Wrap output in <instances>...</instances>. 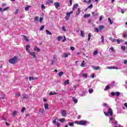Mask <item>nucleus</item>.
<instances>
[{
  "label": "nucleus",
  "mask_w": 127,
  "mask_h": 127,
  "mask_svg": "<svg viewBox=\"0 0 127 127\" xmlns=\"http://www.w3.org/2000/svg\"><path fill=\"white\" fill-rule=\"evenodd\" d=\"M98 55V50H96V51H94L93 56H95V55Z\"/></svg>",
  "instance_id": "nucleus-29"
},
{
  "label": "nucleus",
  "mask_w": 127,
  "mask_h": 127,
  "mask_svg": "<svg viewBox=\"0 0 127 127\" xmlns=\"http://www.w3.org/2000/svg\"><path fill=\"white\" fill-rule=\"evenodd\" d=\"M61 115L63 117H66V115H67V113L66 112V110H64L61 112Z\"/></svg>",
  "instance_id": "nucleus-5"
},
{
  "label": "nucleus",
  "mask_w": 127,
  "mask_h": 127,
  "mask_svg": "<svg viewBox=\"0 0 127 127\" xmlns=\"http://www.w3.org/2000/svg\"><path fill=\"white\" fill-rule=\"evenodd\" d=\"M56 125H57V127H60V123H57L56 124Z\"/></svg>",
  "instance_id": "nucleus-56"
},
{
  "label": "nucleus",
  "mask_w": 127,
  "mask_h": 127,
  "mask_svg": "<svg viewBox=\"0 0 127 127\" xmlns=\"http://www.w3.org/2000/svg\"><path fill=\"white\" fill-rule=\"evenodd\" d=\"M70 18V14L69 13H66V16H65L66 20H69Z\"/></svg>",
  "instance_id": "nucleus-8"
},
{
  "label": "nucleus",
  "mask_w": 127,
  "mask_h": 127,
  "mask_svg": "<svg viewBox=\"0 0 127 127\" xmlns=\"http://www.w3.org/2000/svg\"><path fill=\"white\" fill-rule=\"evenodd\" d=\"M80 66H81V67H86V63H85V61H82Z\"/></svg>",
  "instance_id": "nucleus-10"
},
{
  "label": "nucleus",
  "mask_w": 127,
  "mask_h": 127,
  "mask_svg": "<svg viewBox=\"0 0 127 127\" xmlns=\"http://www.w3.org/2000/svg\"><path fill=\"white\" fill-rule=\"evenodd\" d=\"M106 90H110V86L107 85L106 86L105 88L104 89V91H106Z\"/></svg>",
  "instance_id": "nucleus-33"
},
{
  "label": "nucleus",
  "mask_w": 127,
  "mask_h": 127,
  "mask_svg": "<svg viewBox=\"0 0 127 127\" xmlns=\"http://www.w3.org/2000/svg\"><path fill=\"white\" fill-rule=\"evenodd\" d=\"M34 50L35 51H37V52H39V51H40V49L38 48L37 46L34 48Z\"/></svg>",
  "instance_id": "nucleus-13"
},
{
  "label": "nucleus",
  "mask_w": 127,
  "mask_h": 127,
  "mask_svg": "<svg viewBox=\"0 0 127 127\" xmlns=\"http://www.w3.org/2000/svg\"><path fill=\"white\" fill-rule=\"evenodd\" d=\"M103 19V15H101L99 18V21H101Z\"/></svg>",
  "instance_id": "nucleus-55"
},
{
  "label": "nucleus",
  "mask_w": 127,
  "mask_h": 127,
  "mask_svg": "<svg viewBox=\"0 0 127 127\" xmlns=\"http://www.w3.org/2000/svg\"><path fill=\"white\" fill-rule=\"evenodd\" d=\"M46 32L47 34H49L50 35H52V33H51V32H50V31L48 30H46Z\"/></svg>",
  "instance_id": "nucleus-25"
},
{
  "label": "nucleus",
  "mask_w": 127,
  "mask_h": 127,
  "mask_svg": "<svg viewBox=\"0 0 127 127\" xmlns=\"http://www.w3.org/2000/svg\"><path fill=\"white\" fill-rule=\"evenodd\" d=\"M81 32V37H85V33H84V31H80Z\"/></svg>",
  "instance_id": "nucleus-15"
},
{
  "label": "nucleus",
  "mask_w": 127,
  "mask_h": 127,
  "mask_svg": "<svg viewBox=\"0 0 127 127\" xmlns=\"http://www.w3.org/2000/svg\"><path fill=\"white\" fill-rule=\"evenodd\" d=\"M16 115H17V111H13V113H12V116L15 117L16 116Z\"/></svg>",
  "instance_id": "nucleus-16"
},
{
  "label": "nucleus",
  "mask_w": 127,
  "mask_h": 127,
  "mask_svg": "<svg viewBox=\"0 0 127 127\" xmlns=\"http://www.w3.org/2000/svg\"><path fill=\"white\" fill-rule=\"evenodd\" d=\"M23 99H27L28 97H27V95L26 94H24L22 95Z\"/></svg>",
  "instance_id": "nucleus-30"
},
{
  "label": "nucleus",
  "mask_w": 127,
  "mask_h": 127,
  "mask_svg": "<svg viewBox=\"0 0 127 127\" xmlns=\"http://www.w3.org/2000/svg\"><path fill=\"white\" fill-rule=\"evenodd\" d=\"M101 39H102V41H101L102 43H104V36H101Z\"/></svg>",
  "instance_id": "nucleus-44"
},
{
  "label": "nucleus",
  "mask_w": 127,
  "mask_h": 127,
  "mask_svg": "<svg viewBox=\"0 0 127 127\" xmlns=\"http://www.w3.org/2000/svg\"><path fill=\"white\" fill-rule=\"evenodd\" d=\"M44 107L46 110L49 109V105L47 103L45 104Z\"/></svg>",
  "instance_id": "nucleus-12"
},
{
  "label": "nucleus",
  "mask_w": 127,
  "mask_h": 127,
  "mask_svg": "<svg viewBox=\"0 0 127 127\" xmlns=\"http://www.w3.org/2000/svg\"><path fill=\"white\" fill-rule=\"evenodd\" d=\"M89 92L90 93V94H91V93H93V89H90L89 90Z\"/></svg>",
  "instance_id": "nucleus-57"
},
{
  "label": "nucleus",
  "mask_w": 127,
  "mask_h": 127,
  "mask_svg": "<svg viewBox=\"0 0 127 127\" xmlns=\"http://www.w3.org/2000/svg\"><path fill=\"white\" fill-rule=\"evenodd\" d=\"M41 8H42V9H44L45 8V6L43 4H42Z\"/></svg>",
  "instance_id": "nucleus-52"
},
{
  "label": "nucleus",
  "mask_w": 127,
  "mask_h": 127,
  "mask_svg": "<svg viewBox=\"0 0 127 127\" xmlns=\"http://www.w3.org/2000/svg\"><path fill=\"white\" fill-rule=\"evenodd\" d=\"M91 16V14H84L83 17H84V18H88V17H89V16Z\"/></svg>",
  "instance_id": "nucleus-18"
},
{
  "label": "nucleus",
  "mask_w": 127,
  "mask_h": 127,
  "mask_svg": "<svg viewBox=\"0 0 127 127\" xmlns=\"http://www.w3.org/2000/svg\"><path fill=\"white\" fill-rule=\"evenodd\" d=\"M62 30H63L64 31H66V29L65 28V27L64 26H63L62 27Z\"/></svg>",
  "instance_id": "nucleus-46"
},
{
  "label": "nucleus",
  "mask_w": 127,
  "mask_h": 127,
  "mask_svg": "<svg viewBox=\"0 0 127 127\" xmlns=\"http://www.w3.org/2000/svg\"><path fill=\"white\" fill-rule=\"evenodd\" d=\"M108 21L110 24H113V22L112 21V19L110 18H108Z\"/></svg>",
  "instance_id": "nucleus-31"
},
{
  "label": "nucleus",
  "mask_w": 127,
  "mask_h": 127,
  "mask_svg": "<svg viewBox=\"0 0 127 127\" xmlns=\"http://www.w3.org/2000/svg\"><path fill=\"white\" fill-rule=\"evenodd\" d=\"M92 7H93V4H91L88 6V8H92Z\"/></svg>",
  "instance_id": "nucleus-50"
},
{
  "label": "nucleus",
  "mask_w": 127,
  "mask_h": 127,
  "mask_svg": "<svg viewBox=\"0 0 127 127\" xmlns=\"http://www.w3.org/2000/svg\"><path fill=\"white\" fill-rule=\"evenodd\" d=\"M110 50H111V51H115V50L114 49V48L111 47L110 48Z\"/></svg>",
  "instance_id": "nucleus-60"
},
{
  "label": "nucleus",
  "mask_w": 127,
  "mask_h": 127,
  "mask_svg": "<svg viewBox=\"0 0 127 127\" xmlns=\"http://www.w3.org/2000/svg\"><path fill=\"white\" fill-rule=\"evenodd\" d=\"M81 121H76L75 122V124H77V125H80Z\"/></svg>",
  "instance_id": "nucleus-49"
},
{
  "label": "nucleus",
  "mask_w": 127,
  "mask_h": 127,
  "mask_svg": "<svg viewBox=\"0 0 127 127\" xmlns=\"http://www.w3.org/2000/svg\"><path fill=\"white\" fill-rule=\"evenodd\" d=\"M104 28H105V26H104L103 25L99 26V30H103V29H104Z\"/></svg>",
  "instance_id": "nucleus-22"
},
{
  "label": "nucleus",
  "mask_w": 127,
  "mask_h": 127,
  "mask_svg": "<svg viewBox=\"0 0 127 127\" xmlns=\"http://www.w3.org/2000/svg\"><path fill=\"white\" fill-rule=\"evenodd\" d=\"M30 47V45L28 44V45L26 46V51H28V49Z\"/></svg>",
  "instance_id": "nucleus-27"
},
{
  "label": "nucleus",
  "mask_w": 127,
  "mask_h": 127,
  "mask_svg": "<svg viewBox=\"0 0 127 127\" xmlns=\"http://www.w3.org/2000/svg\"><path fill=\"white\" fill-rule=\"evenodd\" d=\"M112 96H115L116 95V93L115 92H111Z\"/></svg>",
  "instance_id": "nucleus-63"
},
{
  "label": "nucleus",
  "mask_w": 127,
  "mask_h": 127,
  "mask_svg": "<svg viewBox=\"0 0 127 127\" xmlns=\"http://www.w3.org/2000/svg\"><path fill=\"white\" fill-rule=\"evenodd\" d=\"M25 110H26L25 107H23L22 108L21 111V113H24V111H25Z\"/></svg>",
  "instance_id": "nucleus-38"
},
{
  "label": "nucleus",
  "mask_w": 127,
  "mask_h": 127,
  "mask_svg": "<svg viewBox=\"0 0 127 127\" xmlns=\"http://www.w3.org/2000/svg\"><path fill=\"white\" fill-rule=\"evenodd\" d=\"M77 6H79V4H74L73 6V10H74L75 9V8H77Z\"/></svg>",
  "instance_id": "nucleus-24"
},
{
  "label": "nucleus",
  "mask_w": 127,
  "mask_h": 127,
  "mask_svg": "<svg viewBox=\"0 0 127 127\" xmlns=\"http://www.w3.org/2000/svg\"><path fill=\"white\" fill-rule=\"evenodd\" d=\"M124 106H125V107H126V108H127V103H125L124 104Z\"/></svg>",
  "instance_id": "nucleus-64"
},
{
  "label": "nucleus",
  "mask_w": 127,
  "mask_h": 127,
  "mask_svg": "<svg viewBox=\"0 0 127 127\" xmlns=\"http://www.w3.org/2000/svg\"><path fill=\"white\" fill-rule=\"evenodd\" d=\"M68 125H69V126H70V127H73V126H74V123H68Z\"/></svg>",
  "instance_id": "nucleus-41"
},
{
  "label": "nucleus",
  "mask_w": 127,
  "mask_h": 127,
  "mask_svg": "<svg viewBox=\"0 0 127 127\" xmlns=\"http://www.w3.org/2000/svg\"><path fill=\"white\" fill-rule=\"evenodd\" d=\"M18 60V57L14 56L13 58L9 60V63L10 64H15L17 63V61Z\"/></svg>",
  "instance_id": "nucleus-1"
},
{
  "label": "nucleus",
  "mask_w": 127,
  "mask_h": 127,
  "mask_svg": "<svg viewBox=\"0 0 127 127\" xmlns=\"http://www.w3.org/2000/svg\"><path fill=\"white\" fill-rule=\"evenodd\" d=\"M46 3H47V4L53 3V0H47L46 1Z\"/></svg>",
  "instance_id": "nucleus-7"
},
{
  "label": "nucleus",
  "mask_w": 127,
  "mask_h": 127,
  "mask_svg": "<svg viewBox=\"0 0 127 127\" xmlns=\"http://www.w3.org/2000/svg\"><path fill=\"white\" fill-rule=\"evenodd\" d=\"M37 79H38V78L36 77H33V76H32V77L29 76V81H32V80H37Z\"/></svg>",
  "instance_id": "nucleus-4"
},
{
  "label": "nucleus",
  "mask_w": 127,
  "mask_h": 127,
  "mask_svg": "<svg viewBox=\"0 0 127 127\" xmlns=\"http://www.w3.org/2000/svg\"><path fill=\"white\" fill-rule=\"evenodd\" d=\"M29 7H31V6H26L25 7V10H28L29 9Z\"/></svg>",
  "instance_id": "nucleus-37"
},
{
  "label": "nucleus",
  "mask_w": 127,
  "mask_h": 127,
  "mask_svg": "<svg viewBox=\"0 0 127 127\" xmlns=\"http://www.w3.org/2000/svg\"><path fill=\"white\" fill-rule=\"evenodd\" d=\"M20 93H16V97H20Z\"/></svg>",
  "instance_id": "nucleus-58"
},
{
  "label": "nucleus",
  "mask_w": 127,
  "mask_h": 127,
  "mask_svg": "<svg viewBox=\"0 0 127 127\" xmlns=\"http://www.w3.org/2000/svg\"><path fill=\"white\" fill-rule=\"evenodd\" d=\"M107 69H116L117 70H118L117 67L107 66Z\"/></svg>",
  "instance_id": "nucleus-11"
},
{
  "label": "nucleus",
  "mask_w": 127,
  "mask_h": 127,
  "mask_svg": "<svg viewBox=\"0 0 127 127\" xmlns=\"http://www.w3.org/2000/svg\"><path fill=\"white\" fill-rule=\"evenodd\" d=\"M83 77H85V78H87V77H88V75H87V74H83Z\"/></svg>",
  "instance_id": "nucleus-61"
},
{
  "label": "nucleus",
  "mask_w": 127,
  "mask_h": 127,
  "mask_svg": "<svg viewBox=\"0 0 127 127\" xmlns=\"http://www.w3.org/2000/svg\"><path fill=\"white\" fill-rule=\"evenodd\" d=\"M124 64H127V60H125L124 62Z\"/></svg>",
  "instance_id": "nucleus-62"
},
{
  "label": "nucleus",
  "mask_w": 127,
  "mask_h": 127,
  "mask_svg": "<svg viewBox=\"0 0 127 127\" xmlns=\"http://www.w3.org/2000/svg\"><path fill=\"white\" fill-rule=\"evenodd\" d=\"M67 84H69V80H65L64 85V86H66Z\"/></svg>",
  "instance_id": "nucleus-32"
},
{
  "label": "nucleus",
  "mask_w": 127,
  "mask_h": 127,
  "mask_svg": "<svg viewBox=\"0 0 127 127\" xmlns=\"http://www.w3.org/2000/svg\"><path fill=\"white\" fill-rule=\"evenodd\" d=\"M59 121L60 122H61V123H64V122L65 121V118H62L61 119H59Z\"/></svg>",
  "instance_id": "nucleus-21"
},
{
  "label": "nucleus",
  "mask_w": 127,
  "mask_h": 127,
  "mask_svg": "<svg viewBox=\"0 0 127 127\" xmlns=\"http://www.w3.org/2000/svg\"><path fill=\"white\" fill-rule=\"evenodd\" d=\"M80 12H81V9H80V8H78L77 9V11H76V14H79Z\"/></svg>",
  "instance_id": "nucleus-23"
},
{
  "label": "nucleus",
  "mask_w": 127,
  "mask_h": 127,
  "mask_svg": "<svg viewBox=\"0 0 127 127\" xmlns=\"http://www.w3.org/2000/svg\"><path fill=\"white\" fill-rule=\"evenodd\" d=\"M95 31H96V32H99V29L98 28H94Z\"/></svg>",
  "instance_id": "nucleus-51"
},
{
  "label": "nucleus",
  "mask_w": 127,
  "mask_h": 127,
  "mask_svg": "<svg viewBox=\"0 0 127 127\" xmlns=\"http://www.w3.org/2000/svg\"><path fill=\"white\" fill-rule=\"evenodd\" d=\"M55 62H56L55 60L52 61V65H55Z\"/></svg>",
  "instance_id": "nucleus-36"
},
{
  "label": "nucleus",
  "mask_w": 127,
  "mask_h": 127,
  "mask_svg": "<svg viewBox=\"0 0 127 127\" xmlns=\"http://www.w3.org/2000/svg\"><path fill=\"white\" fill-rule=\"evenodd\" d=\"M72 101L75 104H77V103H78V100L75 99L74 97L72 98Z\"/></svg>",
  "instance_id": "nucleus-17"
},
{
  "label": "nucleus",
  "mask_w": 127,
  "mask_h": 127,
  "mask_svg": "<svg viewBox=\"0 0 127 127\" xmlns=\"http://www.w3.org/2000/svg\"><path fill=\"white\" fill-rule=\"evenodd\" d=\"M70 50H72V51H74V50H75V47H70Z\"/></svg>",
  "instance_id": "nucleus-45"
},
{
  "label": "nucleus",
  "mask_w": 127,
  "mask_h": 127,
  "mask_svg": "<svg viewBox=\"0 0 127 127\" xmlns=\"http://www.w3.org/2000/svg\"><path fill=\"white\" fill-rule=\"evenodd\" d=\"M54 5L56 7V8H58L59 6H60V4L58 2H56L54 3Z\"/></svg>",
  "instance_id": "nucleus-6"
},
{
  "label": "nucleus",
  "mask_w": 127,
  "mask_h": 127,
  "mask_svg": "<svg viewBox=\"0 0 127 127\" xmlns=\"http://www.w3.org/2000/svg\"><path fill=\"white\" fill-rule=\"evenodd\" d=\"M9 8L8 7H6V8L3 9L2 10V11H5V10H7V9H8Z\"/></svg>",
  "instance_id": "nucleus-43"
},
{
  "label": "nucleus",
  "mask_w": 127,
  "mask_h": 127,
  "mask_svg": "<svg viewBox=\"0 0 127 127\" xmlns=\"http://www.w3.org/2000/svg\"><path fill=\"white\" fill-rule=\"evenodd\" d=\"M42 20H43V18L40 17V22H42Z\"/></svg>",
  "instance_id": "nucleus-59"
},
{
  "label": "nucleus",
  "mask_w": 127,
  "mask_h": 127,
  "mask_svg": "<svg viewBox=\"0 0 127 127\" xmlns=\"http://www.w3.org/2000/svg\"><path fill=\"white\" fill-rule=\"evenodd\" d=\"M115 41L118 43V44H120V42L119 39H116Z\"/></svg>",
  "instance_id": "nucleus-54"
},
{
  "label": "nucleus",
  "mask_w": 127,
  "mask_h": 127,
  "mask_svg": "<svg viewBox=\"0 0 127 127\" xmlns=\"http://www.w3.org/2000/svg\"><path fill=\"white\" fill-rule=\"evenodd\" d=\"M34 20L36 22H37V21H38V17H35L34 18Z\"/></svg>",
  "instance_id": "nucleus-40"
},
{
  "label": "nucleus",
  "mask_w": 127,
  "mask_h": 127,
  "mask_svg": "<svg viewBox=\"0 0 127 127\" xmlns=\"http://www.w3.org/2000/svg\"><path fill=\"white\" fill-rule=\"evenodd\" d=\"M63 74H64V72H63V71H61L59 73V76L60 77H62V76L63 75Z\"/></svg>",
  "instance_id": "nucleus-26"
},
{
  "label": "nucleus",
  "mask_w": 127,
  "mask_h": 127,
  "mask_svg": "<svg viewBox=\"0 0 127 127\" xmlns=\"http://www.w3.org/2000/svg\"><path fill=\"white\" fill-rule=\"evenodd\" d=\"M87 122L85 121H80V125L81 126H84V125H86Z\"/></svg>",
  "instance_id": "nucleus-9"
},
{
  "label": "nucleus",
  "mask_w": 127,
  "mask_h": 127,
  "mask_svg": "<svg viewBox=\"0 0 127 127\" xmlns=\"http://www.w3.org/2000/svg\"><path fill=\"white\" fill-rule=\"evenodd\" d=\"M116 95L117 97H119V96H120V95H121V93H120V92H116Z\"/></svg>",
  "instance_id": "nucleus-39"
},
{
  "label": "nucleus",
  "mask_w": 127,
  "mask_h": 127,
  "mask_svg": "<svg viewBox=\"0 0 127 127\" xmlns=\"http://www.w3.org/2000/svg\"><path fill=\"white\" fill-rule=\"evenodd\" d=\"M91 67H92L93 69H94V70H99L100 69H101V67L99 66H93V65H91Z\"/></svg>",
  "instance_id": "nucleus-3"
},
{
  "label": "nucleus",
  "mask_w": 127,
  "mask_h": 127,
  "mask_svg": "<svg viewBox=\"0 0 127 127\" xmlns=\"http://www.w3.org/2000/svg\"><path fill=\"white\" fill-rule=\"evenodd\" d=\"M52 95H57V93L55 92V91H54V92L51 91L50 92V96H51Z\"/></svg>",
  "instance_id": "nucleus-14"
},
{
  "label": "nucleus",
  "mask_w": 127,
  "mask_h": 127,
  "mask_svg": "<svg viewBox=\"0 0 127 127\" xmlns=\"http://www.w3.org/2000/svg\"><path fill=\"white\" fill-rule=\"evenodd\" d=\"M109 40H111V41H112V42H116V39H113L112 37L109 38Z\"/></svg>",
  "instance_id": "nucleus-19"
},
{
  "label": "nucleus",
  "mask_w": 127,
  "mask_h": 127,
  "mask_svg": "<svg viewBox=\"0 0 127 127\" xmlns=\"http://www.w3.org/2000/svg\"><path fill=\"white\" fill-rule=\"evenodd\" d=\"M40 113H42V114H43V113H44V110L40 109Z\"/></svg>",
  "instance_id": "nucleus-53"
},
{
  "label": "nucleus",
  "mask_w": 127,
  "mask_h": 127,
  "mask_svg": "<svg viewBox=\"0 0 127 127\" xmlns=\"http://www.w3.org/2000/svg\"><path fill=\"white\" fill-rule=\"evenodd\" d=\"M91 36H92V35L91 34V33H89L88 34V41H90V40L91 39Z\"/></svg>",
  "instance_id": "nucleus-28"
},
{
  "label": "nucleus",
  "mask_w": 127,
  "mask_h": 127,
  "mask_svg": "<svg viewBox=\"0 0 127 127\" xmlns=\"http://www.w3.org/2000/svg\"><path fill=\"white\" fill-rule=\"evenodd\" d=\"M66 41V37L64 36V39L63 40V42H65Z\"/></svg>",
  "instance_id": "nucleus-47"
},
{
  "label": "nucleus",
  "mask_w": 127,
  "mask_h": 127,
  "mask_svg": "<svg viewBox=\"0 0 127 127\" xmlns=\"http://www.w3.org/2000/svg\"><path fill=\"white\" fill-rule=\"evenodd\" d=\"M23 38L24 39V40H25V41H28V39H27V37H26V36H23Z\"/></svg>",
  "instance_id": "nucleus-35"
},
{
  "label": "nucleus",
  "mask_w": 127,
  "mask_h": 127,
  "mask_svg": "<svg viewBox=\"0 0 127 127\" xmlns=\"http://www.w3.org/2000/svg\"><path fill=\"white\" fill-rule=\"evenodd\" d=\"M62 38H63V37L59 36L57 38L58 41H60Z\"/></svg>",
  "instance_id": "nucleus-34"
},
{
  "label": "nucleus",
  "mask_w": 127,
  "mask_h": 127,
  "mask_svg": "<svg viewBox=\"0 0 127 127\" xmlns=\"http://www.w3.org/2000/svg\"><path fill=\"white\" fill-rule=\"evenodd\" d=\"M44 29V25H42L40 28V30H43Z\"/></svg>",
  "instance_id": "nucleus-48"
},
{
  "label": "nucleus",
  "mask_w": 127,
  "mask_h": 127,
  "mask_svg": "<svg viewBox=\"0 0 127 127\" xmlns=\"http://www.w3.org/2000/svg\"><path fill=\"white\" fill-rule=\"evenodd\" d=\"M30 55H32V56H33V58H35V57H36V56L35 55V53H34V52H33V53L30 52Z\"/></svg>",
  "instance_id": "nucleus-20"
},
{
  "label": "nucleus",
  "mask_w": 127,
  "mask_h": 127,
  "mask_svg": "<svg viewBox=\"0 0 127 127\" xmlns=\"http://www.w3.org/2000/svg\"><path fill=\"white\" fill-rule=\"evenodd\" d=\"M68 55H69V54L64 53V58H68Z\"/></svg>",
  "instance_id": "nucleus-42"
},
{
  "label": "nucleus",
  "mask_w": 127,
  "mask_h": 127,
  "mask_svg": "<svg viewBox=\"0 0 127 127\" xmlns=\"http://www.w3.org/2000/svg\"><path fill=\"white\" fill-rule=\"evenodd\" d=\"M104 114L108 116H113V110L111 109V108H109L108 109V113H106V112H104Z\"/></svg>",
  "instance_id": "nucleus-2"
}]
</instances>
